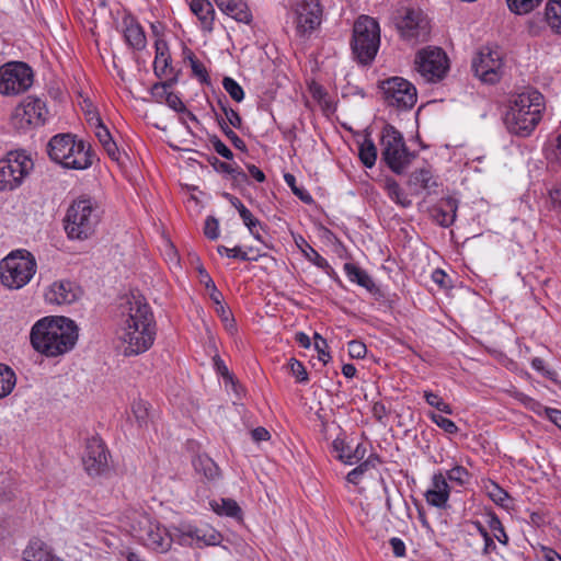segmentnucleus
<instances>
[{"label": "nucleus", "mask_w": 561, "mask_h": 561, "mask_svg": "<svg viewBox=\"0 0 561 561\" xmlns=\"http://www.w3.org/2000/svg\"><path fill=\"white\" fill-rule=\"evenodd\" d=\"M119 309L124 320L118 337L126 344L124 355L146 352L153 344L156 335L153 314L146 299L133 293L124 298Z\"/></svg>", "instance_id": "1"}, {"label": "nucleus", "mask_w": 561, "mask_h": 561, "mask_svg": "<svg viewBox=\"0 0 561 561\" xmlns=\"http://www.w3.org/2000/svg\"><path fill=\"white\" fill-rule=\"evenodd\" d=\"M78 331L76 322L67 317H44L31 329V345L36 352L47 357H57L75 347L79 336Z\"/></svg>", "instance_id": "2"}, {"label": "nucleus", "mask_w": 561, "mask_h": 561, "mask_svg": "<svg viewBox=\"0 0 561 561\" xmlns=\"http://www.w3.org/2000/svg\"><path fill=\"white\" fill-rule=\"evenodd\" d=\"M543 95L537 90L522 92L510 101L504 125L510 134L528 137L542 118Z\"/></svg>", "instance_id": "3"}, {"label": "nucleus", "mask_w": 561, "mask_h": 561, "mask_svg": "<svg viewBox=\"0 0 561 561\" xmlns=\"http://www.w3.org/2000/svg\"><path fill=\"white\" fill-rule=\"evenodd\" d=\"M49 158L66 169L87 170L93 164L95 153L90 145L77 140L72 134H58L47 144Z\"/></svg>", "instance_id": "4"}, {"label": "nucleus", "mask_w": 561, "mask_h": 561, "mask_svg": "<svg viewBox=\"0 0 561 561\" xmlns=\"http://www.w3.org/2000/svg\"><path fill=\"white\" fill-rule=\"evenodd\" d=\"M100 222V211L90 198H78L68 207L64 218V228L71 240L90 238Z\"/></svg>", "instance_id": "5"}, {"label": "nucleus", "mask_w": 561, "mask_h": 561, "mask_svg": "<svg viewBox=\"0 0 561 561\" xmlns=\"http://www.w3.org/2000/svg\"><path fill=\"white\" fill-rule=\"evenodd\" d=\"M380 45V27L378 22L367 15L359 16L354 23L351 42L355 60L362 65H370Z\"/></svg>", "instance_id": "6"}, {"label": "nucleus", "mask_w": 561, "mask_h": 561, "mask_svg": "<svg viewBox=\"0 0 561 561\" xmlns=\"http://www.w3.org/2000/svg\"><path fill=\"white\" fill-rule=\"evenodd\" d=\"M36 267V260L31 252L13 251L0 262L1 284L9 289H20L30 283Z\"/></svg>", "instance_id": "7"}, {"label": "nucleus", "mask_w": 561, "mask_h": 561, "mask_svg": "<svg viewBox=\"0 0 561 561\" xmlns=\"http://www.w3.org/2000/svg\"><path fill=\"white\" fill-rule=\"evenodd\" d=\"M381 159L388 168L401 174L409 167L413 154L409 151L402 134L392 125L387 124L380 138Z\"/></svg>", "instance_id": "8"}, {"label": "nucleus", "mask_w": 561, "mask_h": 561, "mask_svg": "<svg viewBox=\"0 0 561 561\" xmlns=\"http://www.w3.org/2000/svg\"><path fill=\"white\" fill-rule=\"evenodd\" d=\"M131 535L144 546L157 552L170 550L173 537L159 522L147 514H138L130 524Z\"/></svg>", "instance_id": "9"}, {"label": "nucleus", "mask_w": 561, "mask_h": 561, "mask_svg": "<svg viewBox=\"0 0 561 561\" xmlns=\"http://www.w3.org/2000/svg\"><path fill=\"white\" fill-rule=\"evenodd\" d=\"M33 168V160L24 151L8 152L0 159V191H13L20 187Z\"/></svg>", "instance_id": "10"}, {"label": "nucleus", "mask_w": 561, "mask_h": 561, "mask_svg": "<svg viewBox=\"0 0 561 561\" xmlns=\"http://www.w3.org/2000/svg\"><path fill=\"white\" fill-rule=\"evenodd\" d=\"M396 27L405 42H425L430 33L428 21L419 9L402 8L394 18Z\"/></svg>", "instance_id": "11"}, {"label": "nucleus", "mask_w": 561, "mask_h": 561, "mask_svg": "<svg viewBox=\"0 0 561 561\" xmlns=\"http://www.w3.org/2000/svg\"><path fill=\"white\" fill-rule=\"evenodd\" d=\"M291 10L296 34L309 38L322 22L323 7L320 0H295Z\"/></svg>", "instance_id": "12"}, {"label": "nucleus", "mask_w": 561, "mask_h": 561, "mask_svg": "<svg viewBox=\"0 0 561 561\" xmlns=\"http://www.w3.org/2000/svg\"><path fill=\"white\" fill-rule=\"evenodd\" d=\"M33 84V71L24 62H9L0 68V93L14 95Z\"/></svg>", "instance_id": "13"}, {"label": "nucleus", "mask_w": 561, "mask_h": 561, "mask_svg": "<svg viewBox=\"0 0 561 561\" xmlns=\"http://www.w3.org/2000/svg\"><path fill=\"white\" fill-rule=\"evenodd\" d=\"M415 67L426 81L435 82L445 77L448 70V58L442 48L427 47L416 54Z\"/></svg>", "instance_id": "14"}, {"label": "nucleus", "mask_w": 561, "mask_h": 561, "mask_svg": "<svg viewBox=\"0 0 561 561\" xmlns=\"http://www.w3.org/2000/svg\"><path fill=\"white\" fill-rule=\"evenodd\" d=\"M380 89L389 106L409 110L414 106L417 100L416 89L408 80L400 77H392L381 81Z\"/></svg>", "instance_id": "15"}, {"label": "nucleus", "mask_w": 561, "mask_h": 561, "mask_svg": "<svg viewBox=\"0 0 561 561\" xmlns=\"http://www.w3.org/2000/svg\"><path fill=\"white\" fill-rule=\"evenodd\" d=\"M48 111L43 100L34 96L25 98L12 114L13 124L25 129L30 126H39L45 123Z\"/></svg>", "instance_id": "16"}, {"label": "nucleus", "mask_w": 561, "mask_h": 561, "mask_svg": "<svg viewBox=\"0 0 561 561\" xmlns=\"http://www.w3.org/2000/svg\"><path fill=\"white\" fill-rule=\"evenodd\" d=\"M502 57L497 50L483 47L472 59V70L483 82L495 83L500 79Z\"/></svg>", "instance_id": "17"}, {"label": "nucleus", "mask_w": 561, "mask_h": 561, "mask_svg": "<svg viewBox=\"0 0 561 561\" xmlns=\"http://www.w3.org/2000/svg\"><path fill=\"white\" fill-rule=\"evenodd\" d=\"M107 451L104 443L99 437L87 440L82 462L89 476L104 474L108 470Z\"/></svg>", "instance_id": "18"}, {"label": "nucleus", "mask_w": 561, "mask_h": 561, "mask_svg": "<svg viewBox=\"0 0 561 561\" xmlns=\"http://www.w3.org/2000/svg\"><path fill=\"white\" fill-rule=\"evenodd\" d=\"M81 295V289L70 280L55 282L46 293V299L56 305H70Z\"/></svg>", "instance_id": "19"}, {"label": "nucleus", "mask_w": 561, "mask_h": 561, "mask_svg": "<svg viewBox=\"0 0 561 561\" xmlns=\"http://www.w3.org/2000/svg\"><path fill=\"white\" fill-rule=\"evenodd\" d=\"M450 488L446 477L437 472L432 478V488L425 492L426 502L437 508H446L449 500Z\"/></svg>", "instance_id": "20"}, {"label": "nucleus", "mask_w": 561, "mask_h": 561, "mask_svg": "<svg viewBox=\"0 0 561 561\" xmlns=\"http://www.w3.org/2000/svg\"><path fill=\"white\" fill-rule=\"evenodd\" d=\"M122 25L126 44L136 50H142L147 45V38L138 21L131 14H126Z\"/></svg>", "instance_id": "21"}, {"label": "nucleus", "mask_w": 561, "mask_h": 561, "mask_svg": "<svg viewBox=\"0 0 561 561\" xmlns=\"http://www.w3.org/2000/svg\"><path fill=\"white\" fill-rule=\"evenodd\" d=\"M217 7L238 22L250 23L252 15L244 0H215Z\"/></svg>", "instance_id": "22"}, {"label": "nucleus", "mask_w": 561, "mask_h": 561, "mask_svg": "<svg viewBox=\"0 0 561 561\" xmlns=\"http://www.w3.org/2000/svg\"><path fill=\"white\" fill-rule=\"evenodd\" d=\"M175 82V78L168 79L163 82H158L152 87V94L154 96L165 98V103L169 107L174 110L175 112H187L185 104L182 100L173 92H169L170 89Z\"/></svg>", "instance_id": "23"}, {"label": "nucleus", "mask_w": 561, "mask_h": 561, "mask_svg": "<svg viewBox=\"0 0 561 561\" xmlns=\"http://www.w3.org/2000/svg\"><path fill=\"white\" fill-rule=\"evenodd\" d=\"M332 447L334 451L337 453V458L346 465L358 462L366 454V448L362 444H358L355 449L352 450L351 446L341 438L334 439Z\"/></svg>", "instance_id": "24"}, {"label": "nucleus", "mask_w": 561, "mask_h": 561, "mask_svg": "<svg viewBox=\"0 0 561 561\" xmlns=\"http://www.w3.org/2000/svg\"><path fill=\"white\" fill-rule=\"evenodd\" d=\"M56 558L48 545L38 538H33L23 551L25 561H55Z\"/></svg>", "instance_id": "25"}, {"label": "nucleus", "mask_w": 561, "mask_h": 561, "mask_svg": "<svg viewBox=\"0 0 561 561\" xmlns=\"http://www.w3.org/2000/svg\"><path fill=\"white\" fill-rule=\"evenodd\" d=\"M344 271L352 283H356L357 285L367 289L369 293L377 291V287L373 278L366 271H364L359 266L353 263H345Z\"/></svg>", "instance_id": "26"}, {"label": "nucleus", "mask_w": 561, "mask_h": 561, "mask_svg": "<svg viewBox=\"0 0 561 561\" xmlns=\"http://www.w3.org/2000/svg\"><path fill=\"white\" fill-rule=\"evenodd\" d=\"M457 204L453 198H447L433 209V218L442 227H449L456 219Z\"/></svg>", "instance_id": "27"}, {"label": "nucleus", "mask_w": 561, "mask_h": 561, "mask_svg": "<svg viewBox=\"0 0 561 561\" xmlns=\"http://www.w3.org/2000/svg\"><path fill=\"white\" fill-rule=\"evenodd\" d=\"M190 7L192 12L201 20L203 27L211 31L215 19L213 4L208 0H192Z\"/></svg>", "instance_id": "28"}, {"label": "nucleus", "mask_w": 561, "mask_h": 561, "mask_svg": "<svg viewBox=\"0 0 561 561\" xmlns=\"http://www.w3.org/2000/svg\"><path fill=\"white\" fill-rule=\"evenodd\" d=\"M154 73L159 78L168 77L172 73V68L169 66V53L167 44L163 42L156 43V58L153 61Z\"/></svg>", "instance_id": "29"}, {"label": "nucleus", "mask_w": 561, "mask_h": 561, "mask_svg": "<svg viewBox=\"0 0 561 561\" xmlns=\"http://www.w3.org/2000/svg\"><path fill=\"white\" fill-rule=\"evenodd\" d=\"M194 468L198 473L205 476L208 480H217L220 477V469L217 463L207 455H198L193 461Z\"/></svg>", "instance_id": "30"}, {"label": "nucleus", "mask_w": 561, "mask_h": 561, "mask_svg": "<svg viewBox=\"0 0 561 561\" xmlns=\"http://www.w3.org/2000/svg\"><path fill=\"white\" fill-rule=\"evenodd\" d=\"M383 187L390 199L393 201L396 204L402 207H409L411 205V201L408 198V196L404 194L399 183L394 179L387 178L385 180Z\"/></svg>", "instance_id": "31"}, {"label": "nucleus", "mask_w": 561, "mask_h": 561, "mask_svg": "<svg viewBox=\"0 0 561 561\" xmlns=\"http://www.w3.org/2000/svg\"><path fill=\"white\" fill-rule=\"evenodd\" d=\"M409 184L411 186H416L428 192H431L433 187L437 186V183L433 179L431 171L425 169L414 171L410 175Z\"/></svg>", "instance_id": "32"}, {"label": "nucleus", "mask_w": 561, "mask_h": 561, "mask_svg": "<svg viewBox=\"0 0 561 561\" xmlns=\"http://www.w3.org/2000/svg\"><path fill=\"white\" fill-rule=\"evenodd\" d=\"M545 15L549 26L561 33V0H549Z\"/></svg>", "instance_id": "33"}, {"label": "nucleus", "mask_w": 561, "mask_h": 561, "mask_svg": "<svg viewBox=\"0 0 561 561\" xmlns=\"http://www.w3.org/2000/svg\"><path fill=\"white\" fill-rule=\"evenodd\" d=\"M14 371L7 365L0 364V399L9 396L15 387Z\"/></svg>", "instance_id": "34"}, {"label": "nucleus", "mask_w": 561, "mask_h": 561, "mask_svg": "<svg viewBox=\"0 0 561 561\" xmlns=\"http://www.w3.org/2000/svg\"><path fill=\"white\" fill-rule=\"evenodd\" d=\"M213 510L219 515L229 517H238L241 514V508L234 500L221 499L220 502L214 501L210 503Z\"/></svg>", "instance_id": "35"}, {"label": "nucleus", "mask_w": 561, "mask_h": 561, "mask_svg": "<svg viewBox=\"0 0 561 561\" xmlns=\"http://www.w3.org/2000/svg\"><path fill=\"white\" fill-rule=\"evenodd\" d=\"M542 0H506L508 10L517 15H525L540 5Z\"/></svg>", "instance_id": "36"}, {"label": "nucleus", "mask_w": 561, "mask_h": 561, "mask_svg": "<svg viewBox=\"0 0 561 561\" xmlns=\"http://www.w3.org/2000/svg\"><path fill=\"white\" fill-rule=\"evenodd\" d=\"M359 159L366 168H373L377 159V148L374 141L366 138L359 146Z\"/></svg>", "instance_id": "37"}, {"label": "nucleus", "mask_w": 561, "mask_h": 561, "mask_svg": "<svg viewBox=\"0 0 561 561\" xmlns=\"http://www.w3.org/2000/svg\"><path fill=\"white\" fill-rule=\"evenodd\" d=\"M243 224L248 227L250 233L259 241H263L260 231L263 229L261 221L255 218L248 208L240 209L239 213Z\"/></svg>", "instance_id": "38"}, {"label": "nucleus", "mask_w": 561, "mask_h": 561, "mask_svg": "<svg viewBox=\"0 0 561 561\" xmlns=\"http://www.w3.org/2000/svg\"><path fill=\"white\" fill-rule=\"evenodd\" d=\"M213 111H214L216 119L220 126V129L225 134V136L232 142L234 148H237L241 151H245L247 150L245 142L228 126V124L224 119V117L218 115L215 106H213Z\"/></svg>", "instance_id": "39"}, {"label": "nucleus", "mask_w": 561, "mask_h": 561, "mask_svg": "<svg viewBox=\"0 0 561 561\" xmlns=\"http://www.w3.org/2000/svg\"><path fill=\"white\" fill-rule=\"evenodd\" d=\"M187 537L196 539L197 541L204 542L206 546H216L220 543L221 535L216 530L203 531L202 529H195L190 531Z\"/></svg>", "instance_id": "40"}, {"label": "nucleus", "mask_w": 561, "mask_h": 561, "mask_svg": "<svg viewBox=\"0 0 561 561\" xmlns=\"http://www.w3.org/2000/svg\"><path fill=\"white\" fill-rule=\"evenodd\" d=\"M89 124L94 127V133L100 144L104 146L107 141L113 140L112 135L107 127L103 124L101 117L98 114H93L89 118Z\"/></svg>", "instance_id": "41"}, {"label": "nucleus", "mask_w": 561, "mask_h": 561, "mask_svg": "<svg viewBox=\"0 0 561 561\" xmlns=\"http://www.w3.org/2000/svg\"><path fill=\"white\" fill-rule=\"evenodd\" d=\"M149 403L142 399L135 400L131 404V412L140 427L146 426L149 421Z\"/></svg>", "instance_id": "42"}, {"label": "nucleus", "mask_w": 561, "mask_h": 561, "mask_svg": "<svg viewBox=\"0 0 561 561\" xmlns=\"http://www.w3.org/2000/svg\"><path fill=\"white\" fill-rule=\"evenodd\" d=\"M488 526L493 531V535L499 542L507 545L508 536L506 535L500 518L494 513L488 515Z\"/></svg>", "instance_id": "43"}, {"label": "nucleus", "mask_w": 561, "mask_h": 561, "mask_svg": "<svg viewBox=\"0 0 561 561\" xmlns=\"http://www.w3.org/2000/svg\"><path fill=\"white\" fill-rule=\"evenodd\" d=\"M214 167L219 172L231 174L236 181H245L248 179L247 174L239 167H233L231 163L219 161L217 158H215Z\"/></svg>", "instance_id": "44"}, {"label": "nucleus", "mask_w": 561, "mask_h": 561, "mask_svg": "<svg viewBox=\"0 0 561 561\" xmlns=\"http://www.w3.org/2000/svg\"><path fill=\"white\" fill-rule=\"evenodd\" d=\"M222 87L233 101L241 102L244 99L243 89L234 79L225 77Z\"/></svg>", "instance_id": "45"}, {"label": "nucleus", "mask_w": 561, "mask_h": 561, "mask_svg": "<svg viewBox=\"0 0 561 561\" xmlns=\"http://www.w3.org/2000/svg\"><path fill=\"white\" fill-rule=\"evenodd\" d=\"M284 180L286 184L291 188L293 193L304 203L311 204L313 202L311 195L302 187L296 185V178L291 173H285Z\"/></svg>", "instance_id": "46"}, {"label": "nucleus", "mask_w": 561, "mask_h": 561, "mask_svg": "<svg viewBox=\"0 0 561 561\" xmlns=\"http://www.w3.org/2000/svg\"><path fill=\"white\" fill-rule=\"evenodd\" d=\"M430 419L431 421L436 424L439 428H442L444 432H446L447 434H456L458 433V426L456 425V423L440 414H436L434 412H432L430 414Z\"/></svg>", "instance_id": "47"}, {"label": "nucleus", "mask_w": 561, "mask_h": 561, "mask_svg": "<svg viewBox=\"0 0 561 561\" xmlns=\"http://www.w3.org/2000/svg\"><path fill=\"white\" fill-rule=\"evenodd\" d=\"M446 480L448 479L451 482H456L459 485H463L466 483V479L469 477L468 470L462 466H455L446 473Z\"/></svg>", "instance_id": "48"}, {"label": "nucleus", "mask_w": 561, "mask_h": 561, "mask_svg": "<svg viewBox=\"0 0 561 561\" xmlns=\"http://www.w3.org/2000/svg\"><path fill=\"white\" fill-rule=\"evenodd\" d=\"M288 367L291 375L296 378L297 382L308 381V373L306 371L305 366L299 360H297L296 358H290Z\"/></svg>", "instance_id": "49"}, {"label": "nucleus", "mask_w": 561, "mask_h": 561, "mask_svg": "<svg viewBox=\"0 0 561 561\" xmlns=\"http://www.w3.org/2000/svg\"><path fill=\"white\" fill-rule=\"evenodd\" d=\"M490 499L497 505L506 506L505 502L508 500V493L495 483H492L488 491Z\"/></svg>", "instance_id": "50"}, {"label": "nucleus", "mask_w": 561, "mask_h": 561, "mask_svg": "<svg viewBox=\"0 0 561 561\" xmlns=\"http://www.w3.org/2000/svg\"><path fill=\"white\" fill-rule=\"evenodd\" d=\"M313 340H314V348L318 352L319 359L321 362H323L324 364H327L331 359L330 354L325 351L328 348L327 340L323 339L318 333H314Z\"/></svg>", "instance_id": "51"}, {"label": "nucleus", "mask_w": 561, "mask_h": 561, "mask_svg": "<svg viewBox=\"0 0 561 561\" xmlns=\"http://www.w3.org/2000/svg\"><path fill=\"white\" fill-rule=\"evenodd\" d=\"M188 59L194 76L202 82H206L208 80V72L205 66L193 54L190 55Z\"/></svg>", "instance_id": "52"}, {"label": "nucleus", "mask_w": 561, "mask_h": 561, "mask_svg": "<svg viewBox=\"0 0 561 561\" xmlns=\"http://www.w3.org/2000/svg\"><path fill=\"white\" fill-rule=\"evenodd\" d=\"M209 142L211 144L214 150L227 160H232L233 153L232 151L219 139L218 136H211L209 138Z\"/></svg>", "instance_id": "53"}, {"label": "nucleus", "mask_w": 561, "mask_h": 561, "mask_svg": "<svg viewBox=\"0 0 561 561\" xmlns=\"http://www.w3.org/2000/svg\"><path fill=\"white\" fill-rule=\"evenodd\" d=\"M204 233L210 240H216L219 237V224L215 217L209 216L206 218Z\"/></svg>", "instance_id": "54"}, {"label": "nucleus", "mask_w": 561, "mask_h": 561, "mask_svg": "<svg viewBox=\"0 0 561 561\" xmlns=\"http://www.w3.org/2000/svg\"><path fill=\"white\" fill-rule=\"evenodd\" d=\"M214 366L216 368V371L222 376L226 382H230L236 388V381L233 379L232 374H230L228 367L226 366L225 362L219 357H214Z\"/></svg>", "instance_id": "55"}, {"label": "nucleus", "mask_w": 561, "mask_h": 561, "mask_svg": "<svg viewBox=\"0 0 561 561\" xmlns=\"http://www.w3.org/2000/svg\"><path fill=\"white\" fill-rule=\"evenodd\" d=\"M217 251L219 254H226L229 257L240 259L242 261H250L251 259L248 256V253L245 251H242L240 247H234L232 249H229L225 245H219L217 248Z\"/></svg>", "instance_id": "56"}, {"label": "nucleus", "mask_w": 561, "mask_h": 561, "mask_svg": "<svg viewBox=\"0 0 561 561\" xmlns=\"http://www.w3.org/2000/svg\"><path fill=\"white\" fill-rule=\"evenodd\" d=\"M347 350H348V354L352 358H364L366 353H367V348H366V345L360 342V341H351L348 342L347 344Z\"/></svg>", "instance_id": "57"}, {"label": "nucleus", "mask_w": 561, "mask_h": 561, "mask_svg": "<svg viewBox=\"0 0 561 561\" xmlns=\"http://www.w3.org/2000/svg\"><path fill=\"white\" fill-rule=\"evenodd\" d=\"M215 310L217 314L220 317V319L226 323L227 328H233L234 327V320L232 318V313L230 309L226 308L224 304L215 307Z\"/></svg>", "instance_id": "58"}, {"label": "nucleus", "mask_w": 561, "mask_h": 561, "mask_svg": "<svg viewBox=\"0 0 561 561\" xmlns=\"http://www.w3.org/2000/svg\"><path fill=\"white\" fill-rule=\"evenodd\" d=\"M225 117L224 118L227 124L233 126L234 128H240L241 125H242V118L241 116L239 115V113L237 111H234L233 108H229L226 113H225Z\"/></svg>", "instance_id": "59"}, {"label": "nucleus", "mask_w": 561, "mask_h": 561, "mask_svg": "<svg viewBox=\"0 0 561 561\" xmlns=\"http://www.w3.org/2000/svg\"><path fill=\"white\" fill-rule=\"evenodd\" d=\"M432 279L435 284H437L440 288H447L449 286L448 275L440 268H436L432 274Z\"/></svg>", "instance_id": "60"}, {"label": "nucleus", "mask_w": 561, "mask_h": 561, "mask_svg": "<svg viewBox=\"0 0 561 561\" xmlns=\"http://www.w3.org/2000/svg\"><path fill=\"white\" fill-rule=\"evenodd\" d=\"M306 249L309 253L307 256L310 261H312L317 266L323 267L327 264L324 257H322L309 243H306Z\"/></svg>", "instance_id": "61"}, {"label": "nucleus", "mask_w": 561, "mask_h": 561, "mask_svg": "<svg viewBox=\"0 0 561 561\" xmlns=\"http://www.w3.org/2000/svg\"><path fill=\"white\" fill-rule=\"evenodd\" d=\"M545 415L561 430V410L553 408H543Z\"/></svg>", "instance_id": "62"}, {"label": "nucleus", "mask_w": 561, "mask_h": 561, "mask_svg": "<svg viewBox=\"0 0 561 561\" xmlns=\"http://www.w3.org/2000/svg\"><path fill=\"white\" fill-rule=\"evenodd\" d=\"M390 546L396 557L401 558L405 556V545L400 538H391Z\"/></svg>", "instance_id": "63"}, {"label": "nucleus", "mask_w": 561, "mask_h": 561, "mask_svg": "<svg viewBox=\"0 0 561 561\" xmlns=\"http://www.w3.org/2000/svg\"><path fill=\"white\" fill-rule=\"evenodd\" d=\"M251 437L254 442L260 443L270 439L271 435L266 428L259 426L251 431Z\"/></svg>", "instance_id": "64"}]
</instances>
